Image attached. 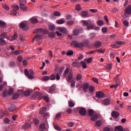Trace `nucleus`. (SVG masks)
<instances>
[{
  "label": "nucleus",
  "instance_id": "obj_1",
  "mask_svg": "<svg viewBox=\"0 0 131 131\" xmlns=\"http://www.w3.org/2000/svg\"><path fill=\"white\" fill-rule=\"evenodd\" d=\"M67 81H68V82H71V80L73 79V75L72 73V71H70V68H67L63 73V77H67Z\"/></svg>",
  "mask_w": 131,
  "mask_h": 131
},
{
  "label": "nucleus",
  "instance_id": "obj_2",
  "mask_svg": "<svg viewBox=\"0 0 131 131\" xmlns=\"http://www.w3.org/2000/svg\"><path fill=\"white\" fill-rule=\"evenodd\" d=\"M82 23L83 26H87V29H88V30H90V29H94V26L95 24V22L94 21L83 20Z\"/></svg>",
  "mask_w": 131,
  "mask_h": 131
},
{
  "label": "nucleus",
  "instance_id": "obj_3",
  "mask_svg": "<svg viewBox=\"0 0 131 131\" xmlns=\"http://www.w3.org/2000/svg\"><path fill=\"white\" fill-rule=\"evenodd\" d=\"M71 46L74 47V48H83L84 47V43H79L76 41H73L71 43Z\"/></svg>",
  "mask_w": 131,
  "mask_h": 131
},
{
  "label": "nucleus",
  "instance_id": "obj_4",
  "mask_svg": "<svg viewBox=\"0 0 131 131\" xmlns=\"http://www.w3.org/2000/svg\"><path fill=\"white\" fill-rule=\"evenodd\" d=\"M25 3H26V0H20L19 8L23 11H27L28 10V8L25 5Z\"/></svg>",
  "mask_w": 131,
  "mask_h": 131
},
{
  "label": "nucleus",
  "instance_id": "obj_5",
  "mask_svg": "<svg viewBox=\"0 0 131 131\" xmlns=\"http://www.w3.org/2000/svg\"><path fill=\"white\" fill-rule=\"evenodd\" d=\"M12 8L13 12L11 13V15H13V16H16V15H17V12L19 10V6L15 4L12 5Z\"/></svg>",
  "mask_w": 131,
  "mask_h": 131
},
{
  "label": "nucleus",
  "instance_id": "obj_6",
  "mask_svg": "<svg viewBox=\"0 0 131 131\" xmlns=\"http://www.w3.org/2000/svg\"><path fill=\"white\" fill-rule=\"evenodd\" d=\"M34 33H41L39 34H41V35H42V34H46L48 33V31L46 30H43L42 28L40 29H36L33 31Z\"/></svg>",
  "mask_w": 131,
  "mask_h": 131
},
{
  "label": "nucleus",
  "instance_id": "obj_7",
  "mask_svg": "<svg viewBox=\"0 0 131 131\" xmlns=\"http://www.w3.org/2000/svg\"><path fill=\"white\" fill-rule=\"evenodd\" d=\"M78 110L81 116H85L86 115V110L84 107H78Z\"/></svg>",
  "mask_w": 131,
  "mask_h": 131
},
{
  "label": "nucleus",
  "instance_id": "obj_8",
  "mask_svg": "<svg viewBox=\"0 0 131 131\" xmlns=\"http://www.w3.org/2000/svg\"><path fill=\"white\" fill-rule=\"evenodd\" d=\"M55 89L56 85L53 84L50 88H47L46 91L48 92V93H49V94H54V92H55Z\"/></svg>",
  "mask_w": 131,
  "mask_h": 131
},
{
  "label": "nucleus",
  "instance_id": "obj_9",
  "mask_svg": "<svg viewBox=\"0 0 131 131\" xmlns=\"http://www.w3.org/2000/svg\"><path fill=\"white\" fill-rule=\"evenodd\" d=\"M96 97L99 99H102L105 97V94L101 91H98L96 93Z\"/></svg>",
  "mask_w": 131,
  "mask_h": 131
},
{
  "label": "nucleus",
  "instance_id": "obj_10",
  "mask_svg": "<svg viewBox=\"0 0 131 131\" xmlns=\"http://www.w3.org/2000/svg\"><path fill=\"white\" fill-rule=\"evenodd\" d=\"M79 33H82V29H74L73 30V34L75 36L78 35Z\"/></svg>",
  "mask_w": 131,
  "mask_h": 131
},
{
  "label": "nucleus",
  "instance_id": "obj_11",
  "mask_svg": "<svg viewBox=\"0 0 131 131\" xmlns=\"http://www.w3.org/2000/svg\"><path fill=\"white\" fill-rule=\"evenodd\" d=\"M34 74V72L32 69H30L29 71V75H28V79H33L34 78V76L33 75Z\"/></svg>",
  "mask_w": 131,
  "mask_h": 131
},
{
  "label": "nucleus",
  "instance_id": "obj_12",
  "mask_svg": "<svg viewBox=\"0 0 131 131\" xmlns=\"http://www.w3.org/2000/svg\"><path fill=\"white\" fill-rule=\"evenodd\" d=\"M30 127H31V124L30 123H26L22 126V129L26 130V129H28Z\"/></svg>",
  "mask_w": 131,
  "mask_h": 131
},
{
  "label": "nucleus",
  "instance_id": "obj_13",
  "mask_svg": "<svg viewBox=\"0 0 131 131\" xmlns=\"http://www.w3.org/2000/svg\"><path fill=\"white\" fill-rule=\"evenodd\" d=\"M111 103V101H110V99L109 98H106L104 100H103L102 103L105 106H108V105H110V103Z\"/></svg>",
  "mask_w": 131,
  "mask_h": 131
},
{
  "label": "nucleus",
  "instance_id": "obj_14",
  "mask_svg": "<svg viewBox=\"0 0 131 131\" xmlns=\"http://www.w3.org/2000/svg\"><path fill=\"white\" fill-rule=\"evenodd\" d=\"M41 96V95L39 92H36L33 95L32 98L33 99H38L40 98Z\"/></svg>",
  "mask_w": 131,
  "mask_h": 131
},
{
  "label": "nucleus",
  "instance_id": "obj_15",
  "mask_svg": "<svg viewBox=\"0 0 131 131\" xmlns=\"http://www.w3.org/2000/svg\"><path fill=\"white\" fill-rule=\"evenodd\" d=\"M125 13L127 15H130L131 14V5L128 6L127 8H126L125 10Z\"/></svg>",
  "mask_w": 131,
  "mask_h": 131
},
{
  "label": "nucleus",
  "instance_id": "obj_16",
  "mask_svg": "<svg viewBox=\"0 0 131 131\" xmlns=\"http://www.w3.org/2000/svg\"><path fill=\"white\" fill-rule=\"evenodd\" d=\"M17 109L16 105L14 104H11L10 106L8 108L9 111L10 112H13V111H15Z\"/></svg>",
  "mask_w": 131,
  "mask_h": 131
},
{
  "label": "nucleus",
  "instance_id": "obj_17",
  "mask_svg": "<svg viewBox=\"0 0 131 131\" xmlns=\"http://www.w3.org/2000/svg\"><path fill=\"white\" fill-rule=\"evenodd\" d=\"M112 116L114 118H118V117H119V113L116 111H113L112 112Z\"/></svg>",
  "mask_w": 131,
  "mask_h": 131
},
{
  "label": "nucleus",
  "instance_id": "obj_18",
  "mask_svg": "<svg viewBox=\"0 0 131 131\" xmlns=\"http://www.w3.org/2000/svg\"><path fill=\"white\" fill-rule=\"evenodd\" d=\"M101 46L102 43L100 41H96L94 45V48H96L97 49H98V48H100Z\"/></svg>",
  "mask_w": 131,
  "mask_h": 131
},
{
  "label": "nucleus",
  "instance_id": "obj_19",
  "mask_svg": "<svg viewBox=\"0 0 131 131\" xmlns=\"http://www.w3.org/2000/svg\"><path fill=\"white\" fill-rule=\"evenodd\" d=\"M30 21L33 24H36V23H38V20L34 17H31L30 18Z\"/></svg>",
  "mask_w": 131,
  "mask_h": 131
},
{
  "label": "nucleus",
  "instance_id": "obj_20",
  "mask_svg": "<svg viewBox=\"0 0 131 131\" xmlns=\"http://www.w3.org/2000/svg\"><path fill=\"white\" fill-rule=\"evenodd\" d=\"M115 131H123V127L121 125L115 126Z\"/></svg>",
  "mask_w": 131,
  "mask_h": 131
},
{
  "label": "nucleus",
  "instance_id": "obj_21",
  "mask_svg": "<svg viewBox=\"0 0 131 131\" xmlns=\"http://www.w3.org/2000/svg\"><path fill=\"white\" fill-rule=\"evenodd\" d=\"M6 25L7 24L2 20H0V28H6Z\"/></svg>",
  "mask_w": 131,
  "mask_h": 131
},
{
  "label": "nucleus",
  "instance_id": "obj_22",
  "mask_svg": "<svg viewBox=\"0 0 131 131\" xmlns=\"http://www.w3.org/2000/svg\"><path fill=\"white\" fill-rule=\"evenodd\" d=\"M0 36L1 38H7V39H9V36L6 33H3L1 34Z\"/></svg>",
  "mask_w": 131,
  "mask_h": 131
},
{
  "label": "nucleus",
  "instance_id": "obj_23",
  "mask_svg": "<svg viewBox=\"0 0 131 131\" xmlns=\"http://www.w3.org/2000/svg\"><path fill=\"white\" fill-rule=\"evenodd\" d=\"M46 111H47V107H42L40 110L39 114L42 115V114H45V113H46Z\"/></svg>",
  "mask_w": 131,
  "mask_h": 131
},
{
  "label": "nucleus",
  "instance_id": "obj_24",
  "mask_svg": "<svg viewBox=\"0 0 131 131\" xmlns=\"http://www.w3.org/2000/svg\"><path fill=\"white\" fill-rule=\"evenodd\" d=\"M89 87L90 85L88 83H85V84H83V89L85 93H86V90H88V89H89Z\"/></svg>",
  "mask_w": 131,
  "mask_h": 131
},
{
  "label": "nucleus",
  "instance_id": "obj_25",
  "mask_svg": "<svg viewBox=\"0 0 131 131\" xmlns=\"http://www.w3.org/2000/svg\"><path fill=\"white\" fill-rule=\"evenodd\" d=\"M73 67H80L81 66V63L79 62H74L72 64Z\"/></svg>",
  "mask_w": 131,
  "mask_h": 131
},
{
  "label": "nucleus",
  "instance_id": "obj_26",
  "mask_svg": "<svg viewBox=\"0 0 131 131\" xmlns=\"http://www.w3.org/2000/svg\"><path fill=\"white\" fill-rule=\"evenodd\" d=\"M102 126V122L100 120H98L96 121V124L95 125V127H99Z\"/></svg>",
  "mask_w": 131,
  "mask_h": 131
},
{
  "label": "nucleus",
  "instance_id": "obj_27",
  "mask_svg": "<svg viewBox=\"0 0 131 131\" xmlns=\"http://www.w3.org/2000/svg\"><path fill=\"white\" fill-rule=\"evenodd\" d=\"M34 38H36V40L38 41L41 39V34H37L35 36Z\"/></svg>",
  "mask_w": 131,
  "mask_h": 131
},
{
  "label": "nucleus",
  "instance_id": "obj_28",
  "mask_svg": "<svg viewBox=\"0 0 131 131\" xmlns=\"http://www.w3.org/2000/svg\"><path fill=\"white\" fill-rule=\"evenodd\" d=\"M14 93V89L13 88H10L9 89L8 92H7V95L8 96H11V95H13Z\"/></svg>",
  "mask_w": 131,
  "mask_h": 131
},
{
  "label": "nucleus",
  "instance_id": "obj_29",
  "mask_svg": "<svg viewBox=\"0 0 131 131\" xmlns=\"http://www.w3.org/2000/svg\"><path fill=\"white\" fill-rule=\"evenodd\" d=\"M91 120L92 121H96L98 119V116L97 115H93L91 116Z\"/></svg>",
  "mask_w": 131,
  "mask_h": 131
},
{
  "label": "nucleus",
  "instance_id": "obj_30",
  "mask_svg": "<svg viewBox=\"0 0 131 131\" xmlns=\"http://www.w3.org/2000/svg\"><path fill=\"white\" fill-rule=\"evenodd\" d=\"M81 15L82 17H88L89 16V13L85 11H82Z\"/></svg>",
  "mask_w": 131,
  "mask_h": 131
},
{
  "label": "nucleus",
  "instance_id": "obj_31",
  "mask_svg": "<svg viewBox=\"0 0 131 131\" xmlns=\"http://www.w3.org/2000/svg\"><path fill=\"white\" fill-rule=\"evenodd\" d=\"M6 45V40L3 38H0V45L5 46Z\"/></svg>",
  "mask_w": 131,
  "mask_h": 131
},
{
  "label": "nucleus",
  "instance_id": "obj_32",
  "mask_svg": "<svg viewBox=\"0 0 131 131\" xmlns=\"http://www.w3.org/2000/svg\"><path fill=\"white\" fill-rule=\"evenodd\" d=\"M58 29L59 30L61 33H65L66 32V28H58Z\"/></svg>",
  "mask_w": 131,
  "mask_h": 131
},
{
  "label": "nucleus",
  "instance_id": "obj_33",
  "mask_svg": "<svg viewBox=\"0 0 131 131\" xmlns=\"http://www.w3.org/2000/svg\"><path fill=\"white\" fill-rule=\"evenodd\" d=\"M33 122L35 124V125H38V123H39V121H38V119L35 118L33 120Z\"/></svg>",
  "mask_w": 131,
  "mask_h": 131
},
{
  "label": "nucleus",
  "instance_id": "obj_34",
  "mask_svg": "<svg viewBox=\"0 0 131 131\" xmlns=\"http://www.w3.org/2000/svg\"><path fill=\"white\" fill-rule=\"evenodd\" d=\"M2 7L3 9H5V10H6V11H9V10H10V7H9V5L3 4L2 5Z\"/></svg>",
  "mask_w": 131,
  "mask_h": 131
},
{
  "label": "nucleus",
  "instance_id": "obj_35",
  "mask_svg": "<svg viewBox=\"0 0 131 131\" xmlns=\"http://www.w3.org/2000/svg\"><path fill=\"white\" fill-rule=\"evenodd\" d=\"M23 53V50H16L13 52V54H14V55H20V54H22Z\"/></svg>",
  "mask_w": 131,
  "mask_h": 131
},
{
  "label": "nucleus",
  "instance_id": "obj_36",
  "mask_svg": "<svg viewBox=\"0 0 131 131\" xmlns=\"http://www.w3.org/2000/svg\"><path fill=\"white\" fill-rule=\"evenodd\" d=\"M56 36V34L54 32H50L49 34V37H51V38H54Z\"/></svg>",
  "mask_w": 131,
  "mask_h": 131
},
{
  "label": "nucleus",
  "instance_id": "obj_37",
  "mask_svg": "<svg viewBox=\"0 0 131 131\" xmlns=\"http://www.w3.org/2000/svg\"><path fill=\"white\" fill-rule=\"evenodd\" d=\"M65 69V67H62L59 69V75H62V73H63V71Z\"/></svg>",
  "mask_w": 131,
  "mask_h": 131
},
{
  "label": "nucleus",
  "instance_id": "obj_38",
  "mask_svg": "<svg viewBox=\"0 0 131 131\" xmlns=\"http://www.w3.org/2000/svg\"><path fill=\"white\" fill-rule=\"evenodd\" d=\"M80 63H81V65H82V67H83L84 69H86V68L88 67V66H86V63L84 61H82Z\"/></svg>",
  "mask_w": 131,
  "mask_h": 131
},
{
  "label": "nucleus",
  "instance_id": "obj_39",
  "mask_svg": "<svg viewBox=\"0 0 131 131\" xmlns=\"http://www.w3.org/2000/svg\"><path fill=\"white\" fill-rule=\"evenodd\" d=\"M106 68L107 70H111L112 69V63H109L106 65Z\"/></svg>",
  "mask_w": 131,
  "mask_h": 131
},
{
  "label": "nucleus",
  "instance_id": "obj_40",
  "mask_svg": "<svg viewBox=\"0 0 131 131\" xmlns=\"http://www.w3.org/2000/svg\"><path fill=\"white\" fill-rule=\"evenodd\" d=\"M49 30H50L51 31H54L55 29H56V27H55L54 25H51L49 26Z\"/></svg>",
  "mask_w": 131,
  "mask_h": 131
},
{
  "label": "nucleus",
  "instance_id": "obj_41",
  "mask_svg": "<svg viewBox=\"0 0 131 131\" xmlns=\"http://www.w3.org/2000/svg\"><path fill=\"white\" fill-rule=\"evenodd\" d=\"M116 45H118L119 46H122V45H124V42L122 41H116Z\"/></svg>",
  "mask_w": 131,
  "mask_h": 131
},
{
  "label": "nucleus",
  "instance_id": "obj_42",
  "mask_svg": "<svg viewBox=\"0 0 131 131\" xmlns=\"http://www.w3.org/2000/svg\"><path fill=\"white\" fill-rule=\"evenodd\" d=\"M88 113H89V115L90 116H93V115H94V110H92V109H90L88 111Z\"/></svg>",
  "mask_w": 131,
  "mask_h": 131
},
{
  "label": "nucleus",
  "instance_id": "obj_43",
  "mask_svg": "<svg viewBox=\"0 0 131 131\" xmlns=\"http://www.w3.org/2000/svg\"><path fill=\"white\" fill-rule=\"evenodd\" d=\"M64 23L65 20L63 19H58L56 21V23H57L58 24H64Z\"/></svg>",
  "mask_w": 131,
  "mask_h": 131
},
{
  "label": "nucleus",
  "instance_id": "obj_44",
  "mask_svg": "<svg viewBox=\"0 0 131 131\" xmlns=\"http://www.w3.org/2000/svg\"><path fill=\"white\" fill-rule=\"evenodd\" d=\"M74 54L73 51L69 50L67 53V56H72Z\"/></svg>",
  "mask_w": 131,
  "mask_h": 131
},
{
  "label": "nucleus",
  "instance_id": "obj_45",
  "mask_svg": "<svg viewBox=\"0 0 131 131\" xmlns=\"http://www.w3.org/2000/svg\"><path fill=\"white\" fill-rule=\"evenodd\" d=\"M49 79L51 80H55V79H56V75H55V74L51 75L49 76Z\"/></svg>",
  "mask_w": 131,
  "mask_h": 131
},
{
  "label": "nucleus",
  "instance_id": "obj_46",
  "mask_svg": "<svg viewBox=\"0 0 131 131\" xmlns=\"http://www.w3.org/2000/svg\"><path fill=\"white\" fill-rule=\"evenodd\" d=\"M17 37H18V34H17V33H15L12 37V40H15L17 39Z\"/></svg>",
  "mask_w": 131,
  "mask_h": 131
},
{
  "label": "nucleus",
  "instance_id": "obj_47",
  "mask_svg": "<svg viewBox=\"0 0 131 131\" xmlns=\"http://www.w3.org/2000/svg\"><path fill=\"white\" fill-rule=\"evenodd\" d=\"M30 91H26L24 92V95L26 96V97H29L30 96Z\"/></svg>",
  "mask_w": 131,
  "mask_h": 131
},
{
  "label": "nucleus",
  "instance_id": "obj_48",
  "mask_svg": "<svg viewBox=\"0 0 131 131\" xmlns=\"http://www.w3.org/2000/svg\"><path fill=\"white\" fill-rule=\"evenodd\" d=\"M19 27H20V28H22V29H24V28L26 27V24H25V23H21L19 25Z\"/></svg>",
  "mask_w": 131,
  "mask_h": 131
},
{
  "label": "nucleus",
  "instance_id": "obj_49",
  "mask_svg": "<svg viewBox=\"0 0 131 131\" xmlns=\"http://www.w3.org/2000/svg\"><path fill=\"white\" fill-rule=\"evenodd\" d=\"M50 79V76H43L42 77V80H44V81H48Z\"/></svg>",
  "mask_w": 131,
  "mask_h": 131
},
{
  "label": "nucleus",
  "instance_id": "obj_50",
  "mask_svg": "<svg viewBox=\"0 0 131 131\" xmlns=\"http://www.w3.org/2000/svg\"><path fill=\"white\" fill-rule=\"evenodd\" d=\"M89 91L91 93H94L95 92V87L94 86H90L89 87Z\"/></svg>",
  "mask_w": 131,
  "mask_h": 131
},
{
  "label": "nucleus",
  "instance_id": "obj_51",
  "mask_svg": "<svg viewBox=\"0 0 131 131\" xmlns=\"http://www.w3.org/2000/svg\"><path fill=\"white\" fill-rule=\"evenodd\" d=\"M76 11H80L81 10V6L79 4H77L76 6Z\"/></svg>",
  "mask_w": 131,
  "mask_h": 131
},
{
  "label": "nucleus",
  "instance_id": "obj_52",
  "mask_svg": "<svg viewBox=\"0 0 131 131\" xmlns=\"http://www.w3.org/2000/svg\"><path fill=\"white\" fill-rule=\"evenodd\" d=\"M53 14L54 16H57V17L61 16V13L59 11H55Z\"/></svg>",
  "mask_w": 131,
  "mask_h": 131
},
{
  "label": "nucleus",
  "instance_id": "obj_53",
  "mask_svg": "<svg viewBox=\"0 0 131 131\" xmlns=\"http://www.w3.org/2000/svg\"><path fill=\"white\" fill-rule=\"evenodd\" d=\"M75 105V104L73 102L69 101V106L71 107V108H73V107H74Z\"/></svg>",
  "mask_w": 131,
  "mask_h": 131
},
{
  "label": "nucleus",
  "instance_id": "obj_54",
  "mask_svg": "<svg viewBox=\"0 0 131 131\" xmlns=\"http://www.w3.org/2000/svg\"><path fill=\"white\" fill-rule=\"evenodd\" d=\"M102 31L103 33H106L108 31V29L107 27H103L102 28Z\"/></svg>",
  "mask_w": 131,
  "mask_h": 131
},
{
  "label": "nucleus",
  "instance_id": "obj_55",
  "mask_svg": "<svg viewBox=\"0 0 131 131\" xmlns=\"http://www.w3.org/2000/svg\"><path fill=\"white\" fill-rule=\"evenodd\" d=\"M8 96V91L7 90H4L3 93V96L4 97V98H6Z\"/></svg>",
  "mask_w": 131,
  "mask_h": 131
},
{
  "label": "nucleus",
  "instance_id": "obj_56",
  "mask_svg": "<svg viewBox=\"0 0 131 131\" xmlns=\"http://www.w3.org/2000/svg\"><path fill=\"white\" fill-rule=\"evenodd\" d=\"M90 39L92 40V39H94L96 37V34L92 33L90 34Z\"/></svg>",
  "mask_w": 131,
  "mask_h": 131
},
{
  "label": "nucleus",
  "instance_id": "obj_57",
  "mask_svg": "<svg viewBox=\"0 0 131 131\" xmlns=\"http://www.w3.org/2000/svg\"><path fill=\"white\" fill-rule=\"evenodd\" d=\"M103 24H104V21H103V20H99L97 22V25H98V26H102Z\"/></svg>",
  "mask_w": 131,
  "mask_h": 131
},
{
  "label": "nucleus",
  "instance_id": "obj_58",
  "mask_svg": "<svg viewBox=\"0 0 131 131\" xmlns=\"http://www.w3.org/2000/svg\"><path fill=\"white\" fill-rule=\"evenodd\" d=\"M9 66L10 67H16V63H15V62L14 61H11L10 63Z\"/></svg>",
  "mask_w": 131,
  "mask_h": 131
},
{
  "label": "nucleus",
  "instance_id": "obj_59",
  "mask_svg": "<svg viewBox=\"0 0 131 131\" xmlns=\"http://www.w3.org/2000/svg\"><path fill=\"white\" fill-rule=\"evenodd\" d=\"M25 74L27 76L28 78V75H29V71H28V70L27 69H25L24 70Z\"/></svg>",
  "mask_w": 131,
  "mask_h": 131
},
{
  "label": "nucleus",
  "instance_id": "obj_60",
  "mask_svg": "<svg viewBox=\"0 0 131 131\" xmlns=\"http://www.w3.org/2000/svg\"><path fill=\"white\" fill-rule=\"evenodd\" d=\"M55 78L56 80H60V79H61V77H60L59 73H57L56 75L55 76Z\"/></svg>",
  "mask_w": 131,
  "mask_h": 131
},
{
  "label": "nucleus",
  "instance_id": "obj_61",
  "mask_svg": "<svg viewBox=\"0 0 131 131\" xmlns=\"http://www.w3.org/2000/svg\"><path fill=\"white\" fill-rule=\"evenodd\" d=\"M19 98V95L17 93H14L13 95V98L14 99H18Z\"/></svg>",
  "mask_w": 131,
  "mask_h": 131
},
{
  "label": "nucleus",
  "instance_id": "obj_62",
  "mask_svg": "<svg viewBox=\"0 0 131 131\" xmlns=\"http://www.w3.org/2000/svg\"><path fill=\"white\" fill-rule=\"evenodd\" d=\"M23 60V58H22V56L21 55L18 56L17 57V61L18 62H22Z\"/></svg>",
  "mask_w": 131,
  "mask_h": 131
},
{
  "label": "nucleus",
  "instance_id": "obj_63",
  "mask_svg": "<svg viewBox=\"0 0 131 131\" xmlns=\"http://www.w3.org/2000/svg\"><path fill=\"white\" fill-rule=\"evenodd\" d=\"M123 23L124 26H125L126 27H127V26H128V21H127V20H124Z\"/></svg>",
  "mask_w": 131,
  "mask_h": 131
},
{
  "label": "nucleus",
  "instance_id": "obj_64",
  "mask_svg": "<svg viewBox=\"0 0 131 131\" xmlns=\"http://www.w3.org/2000/svg\"><path fill=\"white\" fill-rule=\"evenodd\" d=\"M76 79L77 80H80V79H81V75H80V74H79L77 75Z\"/></svg>",
  "mask_w": 131,
  "mask_h": 131
}]
</instances>
